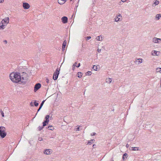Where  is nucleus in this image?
<instances>
[{
  "instance_id": "nucleus-1",
  "label": "nucleus",
  "mask_w": 161,
  "mask_h": 161,
  "mask_svg": "<svg viewBox=\"0 0 161 161\" xmlns=\"http://www.w3.org/2000/svg\"><path fill=\"white\" fill-rule=\"evenodd\" d=\"M11 80L14 83H18L20 80V75L18 72H12L9 75Z\"/></svg>"
},
{
  "instance_id": "nucleus-2",
  "label": "nucleus",
  "mask_w": 161,
  "mask_h": 161,
  "mask_svg": "<svg viewBox=\"0 0 161 161\" xmlns=\"http://www.w3.org/2000/svg\"><path fill=\"white\" fill-rule=\"evenodd\" d=\"M9 18L8 17H6L3 19L0 23V30L4 29L9 23Z\"/></svg>"
},
{
  "instance_id": "nucleus-3",
  "label": "nucleus",
  "mask_w": 161,
  "mask_h": 161,
  "mask_svg": "<svg viewBox=\"0 0 161 161\" xmlns=\"http://www.w3.org/2000/svg\"><path fill=\"white\" fill-rule=\"evenodd\" d=\"M7 133L6 132L5 127L2 126H0V136L1 138H3L6 136Z\"/></svg>"
},
{
  "instance_id": "nucleus-4",
  "label": "nucleus",
  "mask_w": 161,
  "mask_h": 161,
  "mask_svg": "<svg viewBox=\"0 0 161 161\" xmlns=\"http://www.w3.org/2000/svg\"><path fill=\"white\" fill-rule=\"evenodd\" d=\"M28 79L27 74L25 72L23 73V75H20V80L19 82H25Z\"/></svg>"
},
{
  "instance_id": "nucleus-5",
  "label": "nucleus",
  "mask_w": 161,
  "mask_h": 161,
  "mask_svg": "<svg viewBox=\"0 0 161 161\" xmlns=\"http://www.w3.org/2000/svg\"><path fill=\"white\" fill-rule=\"evenodd\" d=\"M59 71L60 69L58 68H57L56 71L54 72L53 76V78L54 80H55L57 79L59 74Z\"/></svg>"
},
{
  "instance_id": "nucleus-6",
  "label": "nucleus",
  "mask_w": 161,
  "mask_h": 161,
  "mask_svg": "<svg viewBox=\"0 0 161 161\" xmlns=\"http://www.w3.org/2000/svg\"><path fill=\"white\" fill-rule=\"evenodd\" d=\"M114 21L116 22H119L122 20V15L120 14H119L116 16L114 19Z\"/></svg>"
},
{
  "instance_id": "nucleus-7",
  "label": "nucleus",
  "mask_w": 161,
  "mask_h": 161,
  "mask_svg": "<svg viewBox=\"0 0 161 161\" xmlns=\"http://www.w3.org/2000/svg\"><path fill=\"white\" fill-rule=\"evenodd\" d=\"M152 42L155 43L159 44L161 43V39L154 37L153 38Z\"/></svg>"
},
{
  "instance_id": "nucleus-8",
  "label": "nucleus",
  "mask_w": 161,
  "mask_h": 161,
  "mask_svg": "<svg viewBox=\"0 0 161 161\" xmlns=\"http://www.w3.org/2000/svg\"><path fill=\"white\" fill-rule=\"evenodd\" d=\"M52 152L53 151L51 149H46L44 150L43 153L45 154L50 155L51 154Z\"/></svg>"
},
{
  "instance_id": "nucleus-9",
  "label": "nucleus",
  "mask_w": 161,
  "mask_h": 161,
  "mask_svg": "<svg viewBox=\"0 0 161 161\" xmlns=\"http://www.w3.org/2000/svg\"><path fill=\"white\" fill-rule=\"evenodd\" d=\"M23 7L25 9H27L30 7V5L27 3H23Z\"/></svg>"
},
{
  "instance_id": "nucleus-10",
  "label": "nucleus",
  "mask_w": 161,
  "mask_h": 161,
  "mask_svg": "<svg viewBox=\"0 0 161 161\" xmlns=\"http://www.w3.org/2000/svg\"><path fill=\"white\" fill-rule=\"evenodd\" d=\"M142 58H137L136 59L135 62L137 64H140L142 62Z\"/></svg>"
},
{
  "instance_id": "nucleus-11",
  "label": "nucleus",
  "mask_w": 161,
  "mask_h": 161,
  "mask_svg": "<svg viewBox=\"0 0 161 161\" xmlns=\"http://www.w3.org/2000/svg\"><path fill=\"white\" fill-rule=\"evenodd\" d=\"M61 21L64 24H66L68 21V18L66 16H64L61 18Z\"/></svg>"
},
{
  "instance_id": "nucleus-12",
  "label": "nucleus",
  "mask_w": 161,
  "mask_h": 161,
  "mask_svg": "<svg viewBox=\"0 0 161 161\" xmlns=\"http://www.w3.org/2000/svg\"><path fill=\"white\" fill-rule=\"evenodd\" d=\"M41 87V85L40 83L36 84L34 87V91L36 92Z\"/></svg>"
},
{
  "instance_id": "nucleus-13",
  "label": "nucleus",
  "mask_w": 161,
  "mask_h": 161,
  "mask_svg": "<svg viewBox=\"0 0 161 161\" xmlns=\"http://www.w3.org/2000/svg\"><path fill=\"white\" fill-rule=\"evenodd\" d=\"M151 54L153 56H158L159 54V52L156 50H153Z\"/></svg>"
},
{
  "instance_id": "nucleus-14",
  "label": "nucleus",
  "mask_w": 161,
  "mask_h": 161,
  "mask_svg": "<svg viewBox=\"0 0 161 161\" xmlns=\"http://www.w3.org/2000/svg\"><path fill=\"white\" fill-rule=\"evenodd\" d=\"M159 3V1L157 0H154L153 1V3L152 4V6L153 7H154L158 5Z\"/></svg>"
},
{
  "instance_id": "nucleus-15",
  "label": "nucleus",
  "mask_w": 161,
  "mask_h": 161,
  "mask_svg": "<svg viewBox=\"0 0 161 161\" xmlns=\"http://www.w3.org/2000/svg\"><path fill=\"white\" fill-rule=\"evenodd\" d=\"M103 39V37L102 36L100 35L97 36L96 38V40L98 41H102Z\"/></svg>"
},
{
  "instance_id": "nucleus-16",
  "label": "nucleus",
  "mask_w": 161,
  "mask_h": 161,
  "mask_svg": "<svg viewBox=\"0 0 161 161\" xmlns=\"http://www.w3.org/2000/svg\"><path fill=\"white\" fill-rule=\"evenodd\" d=\"M66 41H64L62 47V51H64L65 50V46L66 45Z\"/></svg>"
},
{
  "instance_id": "nucleus-17",
  "label": "nucleus",
  "mask_w": 161,
  "mask_h": 161,
  "mask_svg": "<svg viewBox=\"0 0 161 161\" xmlns=\"http://www.w3.org/2000/svg\"><path fill=\"white\" fill-rule=\"evenodd\" d=\"M66 0H58V3L60 4H63L66 2Z\"/></svg>"
},
{
  "instance_id": "nucleus-18",
  "label": "nucleus",
  "mask_w": 161,
  "mask_h": 161,
  "mask_svg": "<svg viewBox=\"0 0 161 161\" xmlns=\"http://www.w3.org/2000/svg\"><path fill=\"white\" fill-rule=\"evenodd\" d=\"M161 17V14H158L156 15L155 18L156 19L158 20Z\"/></svg>"
},
{
  "instance_id": "nucleus-19",
  "label": "nucleus",
  "mask_w": 161,
  "mask_h": 161,
  "mask_svg": "<svg viewBox=\"0 0 161 161\" xmlns=\"http://www.w3.org/2000/svg\"><path fill=\"white\" fill-rule=\"evenodd\" d=\"M45 101V100H43L42 101V103L40 105L39 108L37 112H38L40 110V109L41 108Z\"/></svg>"
},
{
  "instance_id": "nucleus-20",
  "label": "nucleus",
  "mask_w": 161,
  "mask_h": 161,
  "mask_svg": "<svg viewBox=\"0 0 161 161\" xmlns=\"http://www.w3.org/2000/svg\"><path fill=\"white\" fill-rule=\"evenodd\" d=\"M112 79L110 78H107L106 79V82L108 83H110L112 82Z\"/></svg>"
},
{
  "instance_id": "nucleus-21",
  "label": "nucleus",
  "mask_w": 161,
  "mask_h": 161,
  "mask_svg": "<svg viewBox=\"0 0 161 161\" xmlns=\"http://www.w3.org/2000/svg\"><path fill=\"white\" fill-rule=\"evenodd\" d=\"M156 73L159 72L161 73V68H157L156 69Z\"/></svg>"
},
{
  "instance_id": "nucleus-22",
  "label": "nucleus",
  "mask_w": 161,
  "mask_h": 161,
  "mask_svg": "<svg viewBox=\"0 0 161 161\" xmlns=\"http://www.w3.org/2000/svg\"><path fill=\"white\" fill-rule=\"evenodd\" d=\"M132 150L133 151H138L139 150V147H132Z\"/></svg>"
},
{
  "instance_id": "nucleus-23",
  "label": "nucleus",
  "mask_w": 161,
  "mask_h": 161,
  "mask_svg": "<svg viewBox=\"0 0 161 161\" xmlns=\"http://www.w3.org/2000/svg\"><path fill=\"white\" fill-rule=\"evenodd\" d=\"M127 154L126 153H124L123 156V160L125 159V158H127Z\"/></svg>"
},
{
  "instance_id": "nucleus-24",
  "label": "nucleus",
  "mask_w": 161,
  "mask_h": 161,
  "mask_svg": "<svg viewBox=\"0 0 161 161\" xmlns=\"http://www.w3.org/2000/svg\"><path fill=\"white\" fill-rule=\"evenodd\" d=\"M49 115H47L46 116V117L45 118V119H46V121H47V122H49Z\"/></svg>"
},
{
  "instance_id": "nucleus-25",
  "label": "nucleus",
  "mask_w": 161,
  "mask_h": 161,
  "mask_svg": "<svg viewBox=\"0 0 161 161\" xmlns=\"http://www.w3.org/2000/svg\"><path fill=\"white\" fill-rule=\"evenodd\" d=\"M78 77L79 78H80L82 76V73L80 72H78L77 73Z\"/></svg>"
},
{
  "instance_id": "nucleus-26",
  "label": "nucleus",
  "mask_w": 161,
  "mask_h": 161,
  "mask_svg": "<svg viewBox=\"0 0 161 161\" xmlns=\"http://www.w3.org/2000/svg\"><path fill=\"white\" fill-rule=\"evenodd\" d=\"M48 128L49 130H53L54 129L52 126H49L48 127Z\"/></svg>"
},
{
  "instance_id": "nucleus-27",
  "label": "nucleus",
  "mask_w": 161,
  "mask_h": 161,
  "mask_svg": "<svg viewBox=\"0 0 161 161\" xmlns=\"http://www.w3.org/2000/svg\"><path fill=\"white\" fill-rule=\"evenodd\" d=\"M86 75H90L92 74V72L90 71H88L86 73Z\"/></svg>"
},
{
  "instance_id": "nucleus-28",
  "label": "nucleus",
  "mask_w": 161,
  "mask_h": 161,
  "mask_svg": "<svg viewBox=\"0 0 161 161\" xmlns=\"http://www.w3.org/2000/svg\"><path fill=\"white\" fill-rule=\"evenodd\" d=\"M48 122L46 120L43 122V126H44L46 125V124H47Z\"/></svg>"
},
{
  "instance_id": "nucleus-29",
  "label": "nucleus",
  "mask_w": 161,
  "mask_h": 161,
  "mask_svg": "<svg viewBox=\"0 0 161 161\" xmlns=\"http://www.w3.org/2000/svg\"><path fill=\"white\" fill-rule=\"evenodd\" d=\"M93 69L95 70H97V66L96 65H94L93 67Z\"/></svg>"
},
{
  "instance_id": "nucleus-30",
  "label": "nucleus",
  "mask_w": 161,
  "mask_h": 161,
  "mask_svg": "<svg viewBox=\"0 0 161 161\" xmlns=\"http://www.w3.org/2000/svg\"><path fill=\"white\" fill-rule=\"evenodd\" d=\"M34 103L35 106L36 107L39 104L38 103L36 102V101H35V102Z\"/></svg>"
},
{
  "instance_id": "nucleus-31",
  "label": "nucleus",
  "mask_w": 161,
  "mask_h": 161,
  "mask_svg": "<svg viewBox=\"0 0 161 161\" xmlns=\"http://www.w3.org/2000/svg\"><path fill=\"white\" fill-rule=\"evenodd\" d=\"M78 127L75 130V131H79L80 130V126H78Z\"/></svg>"
},
{
  "instance_id": "nucleus-32",
  "label": "nucleus",
  "mask_w": 161,
  "mask_h": 161,
  "mask_svg": "<svg viewBox=\"0 0 161 161\" xmlns=\"http://www.w3.org/2000/svg\"><path fill=\"white\" fill-rule=\"evenodd\" d=\"M0 113L3 117H4V115L3 111L1 110L0 111Z\"/></svg>"
},
{
  "instance_id": "nucleus-33",
  "label": "nucleus",
  "mask_w": 161,
  "mask_h": 161,
  "mask_svg": "<svg viewBox=\"0 0 161 161\" xmlns=\"http://www.w3.org/2000/svg\"><path fill=\"white\" fill-rule=\"evenodd\" d=\"M91 38V37L90 36H87V37H86V40H89Z\"/></svg>"
},
{
  "instance_id": "nucleus-34",
  "label": "nucleus",
  "mask_w": 161,
  "mask_h": 161,
  "mask_svg": "<svg viewBox=\"0 0 161 161\" xmlns=\"http://www.w3.org/2000/svg\"><path fill=\"white\" fill-rule=\"evenodd\" d=\"M92 142L91 141H88V142L87 143V144L90 145L91 144Z\"/></svg>"
},
{
  "instance_id": "nucleus-35",
  "label": "nucleus",
  "mask_w": 161,
  "mask_h": 161,
  "mask_svg": "<svg viewBox=\"0 0 161 161\" xmlns=\"http://www.w3.org/2000/svg\"><path fill=\"white\" fill-rule=\"evenodd\" d=\"M96 134V133L95 132H93L91 134V136H94Z\"/></svg>"
},
{
  "instance_id": "nucleus-36",
  "label": "nucleus",
  "mask_w": 161,
  "mask_h": 161,
  "mask_svg": "<svg viewBox=\"0 0 161 161\" xmlns=\"http://www.w3.org/2000/svg\"><path fill=\"white\" fill-rule=\"evenodd\" d=\"M77 64V63H75L73 65V67H75V64Z\"/></svg>"
},
{
  "instance_id": "nucleus-37",
  "label": "nucleus",
  "mask_w": 161,
  "mask_h": 161,
  "mask_svg": "<svg viewBox=\"0 0 161 161\" xmlns=\"http://www.w3.org/2000/svg\"><path fill=\"white\" fill-rule=\"evenodd\" d=\"M101 49H97V51L99 52V53H100L101 52Z\"/></svg>"
},
{
  "instance_id": "nucleus-38",
  "label": "nucleus",
  "mask_w": 161,
  "mask_h": 161,
  "mask_svg": "<svg viewBox=\"0 0 161 161\" xmlns=\"http://www.w3.org/2000/svg\"><path fill=\"white\" fill-rule=\"evenodd\" d=\"M46 82H47V83H49V80L47 79V78L46 79Z\"/></svg>"
},
{
  "instance_id": "nucleus-39",
  "label": "nucleus",
  "mask_w": 161,
  "mask_h": 161,
  "mask_svg": "<svg viewBox=\"0 0 161 161\" xmlns=\"http://www.w3.org/2000/svg\"><path fill=\"white\" fill-rule=\"evenodd\" d=\"M4 0H0V3H3L4 2Z\"/></svg>"
},
{
  "instance_id": "nucleus-40",
  "label": "nucleus",
  "mask_w": 161,
  "mask_h": 161,
  "mask_svg": "<svg viewBox=\"0 0 161 161\" xmlns=\"http://www.w3.org/2000/svg\"><path fill=\"white\" fill-rule=\"evenodd\" d=\"M30 104V105L32 107L33 106H34L33 103L32 102Z\"/></svg>"
},
{
  "instance_id": "nucleus-41",
  "label": "nucleus",
  "mask_w": 161,
  "mask_h": 161,
  "mask_svg": "<svg viewBox=\"0 0 161 161\" xmlns=\"http://www.w3.org/2000/svg\"><path fill=\"white\" fill-rule=\"evenodd\" d=\"M43 140V139L42 138V137H40V138H39V140L40 141H42Z\"/></svg>"
},
{
  "instance_id": "nucleus-42",
  "label": "nucleus",
  "mask_w": 161,
  "mask_h": 161,
  "mask_svg": "<svg viewBox=\"0 0 161 161\" xmlns=\"http://www.w3.org/2000/svg\"><path fill=\"white\" fill-rule=\"evenodd\" d=\"M90 141H91V142H94L95 141V140H94V139H92Z\"/></svg>"
},
{
  "instance_id": "nucleus-43",
  "label": "nucleus",
  "mask_w": 161,
  "mask_h": 161,
  "mask_svg": "<svg viewBox=\"0 0 161 161\" xmlns=\"http://www.w3.org/2000/svg\"><path fill=\"white\" fill-rule=\"evenodd\" d=\"M80 66V63H79L78 65H77V66H76V67H79Z\"/></svg>"
},
{
  "instance_id": "nucleus-44",
  "label": "nucleus",
  "mask_w": 161,
  "mask_h": 161,
  "mask_svg": "<svg viewBox=\"0 0 161 161\" xmlns=\"http://www.w3.org/2000/svg\"><path fill=\"white\" fill-rule=\"evenodd\" d=\"M127 0H121V1L123 2V3H124Z\"/></svg>"
},
{
  "instance_id": "nucleus-45",
  "label": "nucleus",
  "mask_w": 161,
  "mask_h": 161,
  "mask_svg": "<svg viewBox=\"0 0 161 161\" xmlns=\"http://www.w3.org/2000/svg\"><path fill=\"white\" fill-rule=\"evenodd\" d=\"M43 128V127H39V130H41Z\"/></svg>"
},
{
  "instance_id": "nucleus-46",
  "label": "nucleus",
  "mask_w": 161,
  "mask_h": 161,
  "mask_svg": "<svg viewBox=\"0 0 161 161\" xmlns=\"http://www.w3.org/2000/svg\"><path fill=\"white\" fill-rule=\"evenodd\" d=\"M129 145L127 144L126 146V147L128 148L129 147Z\"/></svg>"
},
{
  "instance_id": "nucleus-47",
  "label": "nucleus",
  "mask_w": 161,
  "mask_h": 161,
  "mask_svg": "<svg viewBox=\"0 0 161 161\" xmlns=\"http://www.w3.org/2000/svg\"><path fill=\"white\" fill-rule=\"evenodd\" d=\"M160 87L161 88V77L160 79Z\"/></svg>"
},
{
  "instance_id": "nucleus-48",
  "label": "nucleus",
  "mask_w": 161,
  "mask_h": 161,
  "mask_svg": "<svg viewBox=\"0 0 161 161\" xmlns=\"http://www.w3.org/2000/svg\"><path fill=\"white\" fill-rule=\"evenodd\" d=\"M4 42L5 43H7V42L6 40H5L4 41Z\"/></svg>"
},
{
  "instance_id": "nucleus-49",
  "label": "nucleus",
  "mask_w": 161,
  "mask_h": 161,
  "mask_svg": "<svg viewBox=\"0 0 161 161\" xmlns=\"http://www.w3.org/2000/svg\"><path fill=\"white\" fill-rule=\"evenodd\" d=\"M95 144H94V145H93V147H95Z\"/></svg>"
},
{
  "instance_id": "nucleus-50",
  "label": "nucleus",
  "mask_w": 161,
  "mask_h": 161,
  "mask_svg": "<svg viewBox=\"0 0 161 161\" xmlns=\"http://www.w3.org/2000/svg\"><path fill=\"white\" fill-rule=\"evenodd\" d=\"M75 68V67H73V70H74V69Z\"/></svg>"
},
{
  "instance_id": "nucleus-51",
  "label": "nucleus",
  "mask_w": 161,
  "mask_h": 161,
  "mask_svg": "<svg viewBox=\"0 0 161 161\" xmlns=\"http://www.w3.org/2000/svg\"><path fill=\"white\" fill-rule=\"evenodd\" d=\"M72 0H70V1H72Z\"/></svg>"
}]
</instances>
